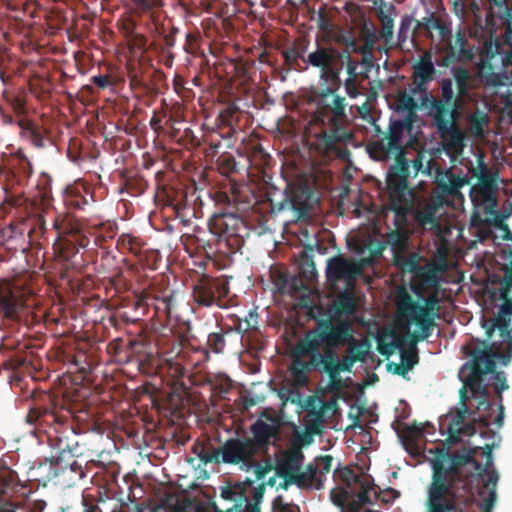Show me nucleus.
<instances>
[{"label":"nucleus","instance_id":"f257e3e1","mask_svg":"<svg viewBox=\"0 0 512 512\" xmlns=\"http://www.w3.org/2000/svg\"><path fill=\"white\" fill-rule=\"evenodd\" d=\"M432 52L424 51L412 65L410 92L421 96V106L426 114L434 121L441 133L453 129L460 117L464 101L470 96L475 87V78L471 71L463 65L450 67L451 77L439 80V96L435 97L428 91L429 84L436 75Z\"/></svg>","mask_w":512,"mask_h":512},{"label":"nucleus","instance_id":"f03ea898","mask_svg":"<svg viewBox=\"0 0 512 512\" xmlns=\"http://www.w3.org/2000/svg\"><path fill=\"white\" fill-rule=\"evenodd\" d=\"M487 291L492 302L503 301L496 317L485 321L483 327L489 340L497 330L499 340L479 341L476 345L464 347V352L472 357V374L467 384L473 389L480 388L483 374L496 368L495 360L507 366L512 359V284L507 285L506 279L501 275L491 274L488 277Z\"/></svg>","mask_w":512,"mask_h":512},{"label":"nucleus","instance_id":"7ed1b4c3","mask_svg":"<svg viewBox=\"0 0 512 512\" xmlns=\"http://www.w3.org/2000/svg\"><path fill=\"white\" fill-rule=\"evenodd\" d=\"M304 100L314 106L311 123L320 127L314 134V148L323 156L345 159L349 155L346 145L353 139L349 126L346 98L325 85L311 86L303 93Z\"/></svg>","mask_w":512,"mask_h":512},{"label":"nucleus","instance_id":"20e7f679","mask_svg":"<svg viewBox=\"0 0 512 512\" xmlns=\"http://www.w3.org/2000/svg\"><path fill=\"white\" fill-rule=\"evenodd\" d=\"M472 456L437 448L431 461L432 481L427 491V512H458L456 491L466 487L462 468Z\"/></svg>","mask_w":512,"mask_h":512},{"label":"nucleus","instance_id":"39448f33","mask_svg":"<svg viewBox=\"0 0 512 512\" xmlns=\"http://www.w3.org/2000/svg\"><path fill=\"white\" fill-rule=\"evenodd\" d=\"M25 423L34 436L40 438L45 435L60 454L69 452L74 455L77 443L69 441V437L75 434L72 417L69 411L58 406L54 395L40 393L29 408Z\"/></svg>","mask_w":512,"mask_h":512},{"label":"nucleus","instance_id":"423d86ee","mask_svg":"<svg viewBox=\"0 0 512 512\" xmlns=\"http://www.w3.org/2000/svg\"><path fill=\"white\" fill-rule=\"evenodd\" d=\"M414 31H420L431 41H438L435 50L441 54L436 60L439 67L449 68L455 63L470 62L475 57L465 32L459 29L453 36L451 25L433 11H429L421 20H416Z\"/></svg>","mask_w":512,"mask_h":512},{"label":"nucleus","instance_id":"0eeeda50","mask_svg":"<svg viewBox=\"0 0 512 512\" xmlns=\"http://www.w3.org/2000/svg\"><path fill=\"white\" fill-rule=\"evenodd\" d=\"M177 307L176 292L166 289L158 291L153 287L134 294L124 305L119 317L127 324H135L145 316H150L153 325L169 323Z\"/></svg>","mask_w":512,"mask_h":512},{"label":"nucleus","instance_id":"6e6552de","mask_svg":"<svg viewBox=\"0 0 512 512\" xmlns=\"http://www.w3.org/2000/svg\"><path fill=\"white\" fill-rule=\"evenodd\" d=\"M333 341L332 335L324 333L322 319H319L316 327L307 331L296 343L291 352L290 372L297 383H307L308 374L313 370L324 372L323 342L330 346Z\"/></svg>","mask_w":512,"mask_h":512},{"label":"nucleus","instance_id":"1a4fd4ad","mask_svg":"<svg viewBox=\"0 0 512 512\" xmlns=\"http://www.w3.org/2000/svg\"><path fill=\"white\" fill-rule=\"evenodd\" d=\"M395 162L389 167L386 177L388 209L396 214L401 225L408 220L416 201V192L409 186L410 162L405 154L393 156Z\"/></svg>","mask_w":512,"mask_h":512},{"label":"nucleus","instance_id":"9d476101","mask_svg":"<svg viewBox=\"0 0 512 512\" xmlns=\"http://www.w3.org/2000/svg\"><path fill=\"white\" fill-rule=\"evenodd\" d=\"M322 325L324 333L334 337L330 346L327 342H323L324 372L329 376L331 386L339 388L341 386L340 373L350 371L357 362L347 353L342 359H339L336 349L346 346L349 340H353L354 329L347 320H339L334 323L331 318L322 319Z\"/></svg>","mask_w":512,"mask_h":512},{"label":"nucleus","instance_id":"9b49d317","mask_svg":"<svg viewBox=\"0 0 512 512\" xmlns=\"http://www.w3.org/2000/svg\"><path fill=\"white\" fill-rule=\"evenodd\" d=\"M334 477L340 486L330 491V498L341 512H361L367 505H373L370 497L371 486L368 481L352 468L335 470Z\"/></svg>","mask_w":512,"mask_h":512},{"label":"nucleus","instance_id":"f8f14e48","mask_svg":"<svg viewBox=\"0 0 512 512\" xmlns=\"http://www.w3.org/2000/svg\"><path fill=\"white\" fill-rule=\"evenodd\" d=\"M439 297L437 291L424 298L420 305L405 290L399 291L396 306L400 317L407 322L415 324L417 331L412 334L414 343L429 338L434 328L435 311L438 308Z\"/></svg>","mask_w":512,"mask_h":512},{"label":"nucleus","instance_id":"ddd939ff","mask_svg":"<svg viewBox=\"0 0 512 512\" xmlns=\"http://www.w3.org/2000/svg\"><path fill=\"white\" fill-rule=\"evenodd\" d=\"M465 367H468L470 372L465 378V386L468 387V389L472 392L473 395H480L482 398L478 401V405L476 408V411H473V421L480 423L483 427H489L490 426V411L492 409V404L487 400V394H488V387L489 384L486 383V378L489 376V379H493V387L495 392L497 393V399L499 402V413L497 417L495 418V424L498 427H501L503 424L504 419V407L502 404V392L504 390H507L509 388V385L507 384L506 375L502 371H496L495 369L491 372H487L483 374V377L481 378L480 382V388L479 389H473L471 386L467 384L468 378L472 374V358L468 363L465 364Z\"/></svg>","mask_w":512,"mask_h":512},{"label":"nucleus","instance_id":"4468645a","mask_svg":"<svg viewBox=\"0 0 512 512\" xmlns=\"http://www.w3.org/2000/svg\"><path fill=\"white\" fill-rule=\"evenodd\" d=\"M34 306L35 299L31 290L8 281L0 283V312L4 319L27 322L31 314L33 321H40L32 311Z\"/></svg>","mask_w":512,"mask_h":512},{"label":"nucleus","instance_id":"2eb2a0df","mask_svg":"<svg viewBox=\"0 0 512 512\" xmlns=\"http://www.w3.org/2000/svg\"><path fill=\"white\" fill-rule=\"evenodd\" d=\"M413 169L414 177L421 172L427 176H434L436 185V193L440 197H455L460 194V189L468 184V180L464 177L456 175L451 169L441 168L435 161L429 160L427 165H423V155L418 152L411 161L410 169Z\"/></svg>","mask_w":512,"mask_h":512},{"label":"nucleus","instance_id":"dca6fc26","mask_svg":"<svg viewBox=\"0 0 512 512\" xmlns=\"http://www.w3.org/2000/svg\"><path fill=\"white\" fill-rule=\"evenodd\" d=\"M211 232L225 242L231 251L242 248L245 238L249 237L250 229L245 221L234 213H219L209 223Z\"/></svg>","mask_w":512,"mask_h":512},{"label":"nucleus","instance_id":"f3484780","mask_svg":"<svg viewBox=\"0 0 512 512\" xmlns=\"http://www.w3.org/2000/svg\"><path fill=\"white\" fill-rule=\"evenodd\" d=\"M412 124L405 119L391 121L388 133L371 145V156L377 160L385 161L392 159L393 156L405 154L402 138L404 133L411 129Z\"/></svg>","mask_w":512,"mask_h":512},{"label":"nucleus","instance_id":"a211bd4d","mask_svg":"<svg viewBox=\"0 0 512 512\" xmlns=\"http://www.w3.org/2000/svg\"><path fill=\"white\" fill-rule=\"evenodd\" d=\"M230 292L227 280L204 275L193 286L192 296L198 306L211 307L216 305L224 307V299Z\"/></svg>","mask_w":512,"mask_h":512},{"label":"nucleus","instance_id":"6ab92c4d","mask_svg":"<svg viewBox=\"0 0 512 512\" xmlns=\"http://www.w3.org/2000/svg\"><path fill=\"white\" fill-rule=\"evenodd\" d=\"M221 462L240 465V468L249 471L256 464L259 454L250 443L249 437L228 439L220 449Z\"/></svg>","mask_w":512,"mask_h":512},{"label":"nucleus","instance_id":"aec40b11","mask_svg":"<svg viewBox=\"0 0 512 512\" xmlns=\"http://www.w3.org/2000/svg\"><path fill=\"white\" fill-rule=\"evenodd\" d=\"M54 227L59 233L54 250L63 261L70 262L79 253L80 248L88 245L89 239L82 235L76 225L69 224V227H60L55 221Z\"/></svg>","mask_w":512,"mask_h":512},{"label":"nucleus","instance_id":"412c9836","mask_svg":"<svg viewBox=\"0 0 512 512\" xmlns=\"http://www.w3.org/2000/svg\"><path fill=\"white\" fill-rule=\"evenodd\" d=\"M438 252L440 253L439 261H430L420 266L414 277L415 283L412 284L411 288L419 298L423 297V294L430 289H438L441 279L440 275L447 269L446 250L439 249Z\"/></svg>","mask_w":512,"mask_h":512},{"label":"nucleus","instance_id":"4be33fe9","mask_svg":"<svg viewBox=\"0 0 512 512\" xmlns=\"http://www.w3.org/2000/svg\"><path fill=\"white\" fill-rule=\"evenodd\" d=\"M497 189L496 174L487 171L483 167V171L478 176V183L470 190L471 200L483 202L486 205L487 212H494L498 204Z\"/></svg>","mask_w":512,"mask_h":512},{"label":"nucleus","instance_id":"5701e85b","mask_svg":"<svg viewBox=\"0 0 512 512\" xmlns=\"http://www.w3.org/2000/svg\"><path fill=\"white\" fill-rule=\"evenodd\" d=\"M468 407L459 408L455 414H448L440 421V431L448 434L451 443L460 441L461 436H472L476 433L474 424L465 423Z\"/></svg>","mask_w":512,"mask_h":512},{"label":"nucleus","instance_id":"b1692460","mask_svg":"<svg viewBox=\"0 0 512 512\" xmlns=\"http://www.w3.org/2000/svg\"><path fill=\"white\" fill-rule=\"evenodd\" d=\"M362 273V266L343 257H333L327 262L326 275L331 282L345 280L347 286H354L356 278Z\"/></svg>","mask_w":512,"mask_h":512},{"label":"nucleus","instance_id":"393cba45","mask_svg":"<svg viewBox=\"0 0 512 512\" xmlns=\"http://www.w3.org/2000/svg\"><path fill=\"white\" fill-rule=\"evenodd\" d=\"M271 206L274 212L291 210L297 219L306 218L310 215L311 194L306 189H297L280 202L271 201Z\"/></svg>","mask_w":512,"mask_h":512},{"label":"nucleus","instance_id":"a878e982","mask_svg":"<svg viewBox=\"0 0 512 512\" xmlns=\"http://www.w3.org/2000/svg\"><path fill=\"white\" fill-rule=\"evenodd\" d=\"M250 432L252 437L249 440L252 446L259 454H266L273 440L278 438L279 429L277 425L259 418L250 426Z\"/></svg>","mask_w":512,"mask_h":512},{"label":"nucleus","instance_id":"bb28decb","mask_svg":"<svg viewBox=\"0 0 512 512\" xmlns=\"http://www.w3.org/2000/svg\"><path fill=\"white\" fill-rule=\"evenodd\" d=\"M333 406L334 402L332 401H320L319 407L312 406L307 409L303 417V426L308 431V434L322 435L326 413L332 410Z\"/></svg>","mask_w":512,"mask_h":512},{"label":"nucleus","instance_id":"cd10ccee","mask_svg":"<svg viewBox=\"0 0 512 512\" xmlns=\"http://www.w3.org/2000/svg\"><path fill=\"white\" fill-rule=\"evenodd\" d=\"M304 454L298 447L288 449L277 460L276 470L279 477L286 480L301 469Z\"/></svg>","mask_w":512,"mask_h":512},{"label":"nucleus","instance_id":"c85d7f7f","mask_svg":"<svg viewBox=\"0 0 512 512\" xmlns=\"http://www.w3.org/2000/svg\"><path fill=\"white\" fill-rule=\"evenodd\" d=\"M337 57H342V54L336 49L317 46L315 51L309 53L306 59V65L310 64L313 67L323 70L333 65Z\"/></svg>","mask_w":512,"mask_h":512},{"label":"nucleus","instance_id":"c756f323","mask_svg":"<svg viewBox=\"0 0 512 512\" xmlns=\"http://www.w3.org/2000/svg\"><path fill=\"white\" fill-rule=\"evenodd\" d=\"M24 485L18 479V475L10 468L0 469V497H12L21 492Z\"/></svg>","mask_w":512,"mask_h":512},{"label":"nucleus","instance_id":"7c9ffc66","mask_svg":"<svg viewBox=\"0 0 512 512\" xmlns=\"http://www.w3.org/2000/svg\"><path fill=\"white\" fill-rule=\"evenodd\" d=\"M394 11L395 6L393 4L387 5L386 3H382L376 11L377 19L381 24L380 35L387 42L393 38L394 19L392 14Z\"/></svg>","mask_w":512,"mask_h":512},{"label":"nucleus","instance_id":"2f4dec72","mask_svg":"<svg viewBox=\"0 0 512 512\" xmlns=\"http://www.w3.org/2000/svg\"><path fill=\"white\" fill-rule=\"evenodd\" d=\"M413 96L415 95L411 92L409 94L403 92L400 93L396 99L397 110L405 113L404 119L407 120L408 123H414L417 119V110L423 109L421 101L418 103Z\"/></svg>","mask_w":512,"mask_h":512},{"label":"nucleus","instance_id":"473e14b6","mask_svg":"<svg viewBox=\"0 0 512 512\" xmlns=\"http://www.w3.org/2000/svg\"><path fill=\"white\" fill-rule=\"evenodd\" d=\"M231 337H233V328L228 326L224 329V327H221L220 331L208 335L207 346L212 352L222 354L227 343L231 342Z\"/></svg>","mask_w":512,"mask_h":512},{"label":"nucleus","instance_id":"72a5a7b5","mask_svg":"<svg viewBox=\"0 0 512 512\" xmlns=\"http://www.w3.org/2000/svg\"><path fill=\"white\" fill-rule=\"evenodd\" d=\"M438 206L436 204H427L422 209H415L413 206L412 211L409 213H413V217L415 221L423 228H427L428 226L430 229L439 227L438 223L436 222V212H437Z\"/></svg>","mask_w":512,"mask_h":512},{"label":"nucleus","instance_id":"f704fd0d","mask_svg":"<svg viewBox=\"0 0 512 512\" xmlns=\"http://www.w3.org/2000/svg\"><path fill=\"white\" fill-rule=\"evenodd\" d=\"M145 245L140 237L131 233H123L117 239V248L120 251H128L137 257H141Z\"/></svg>","mask_w":512,"mask_h":512},{"label":"nucleus","instance_id":"c9c22d12","mask_svg":"<svg viewBox=\"0 0 512 512\" xmlns=\"http://www.w3.org/2000/svg\"><path fill=\"white\" fill-rule=\"evenodd\" d=\"M333 317L335 315H352L356 311V299L354 295L348 291L342 292L339 296L334 300L333 306Z\"/></svg>","mask_w":512,"mask_h":512},{"label":"nucleus","instance_id":"e433bc0d","mask_svg":"<svg viewBox=\"0 0 512 512\" xmlns=\"http://www.w3.org/2000/svg\"><path fill=\"white\" fill-rule=\"evenodd\" d=\"M395 224L397 229L387 234L386 242L392 247L395 255H397L404 251L407 246L408 237L406 233L400 229L407 224V221L401 225H398L395 221Z\"/></svg>","mask_w":512,"mask_h":512},{"label":"nucleus","instance_id":"4c0bfd02","mask_svg":"<svg viewBox=\"0 0 512 512\" xmlns=\"http://www.w3.org/2000/svg\"><path fill=\"white\" fill-rule=\"evenodd\" d=\"M346 345H348L347 354L356 362H365L370 352V343L367 340H356L353 337V340H349Z\"/></svg>","mask_w":512,"mask_h":512},{"label":"nucleus","instance_id":"58836bf2","mask_svg":"<svg viewBox=\"0 0 512 512\" xmlns=\"http://www.w3.org/2000/svg\"><path fill=\"white\" fill-rule=\"evenodd\" d=\"M192 451L204 464L221 462L220 450L207 448L203 443L194 444Z\"/></svg>","mask_w":512,"mask_h":512},{"label":"nucleus","instance_id":"ea45409f","mask_svg":"<svg viewBox=\"0 0 512 512\" xmlns=\"http://www.w3.org/2000/svg\"><path fill=\"white\" fill-rule=\"evenodd\" d=\"M419 259L417 253H411L409 255L397 254L395 255V264L403 271L412 273L415 276L421 266L419 265Z\"/></svg>","mask_w":512,"mask_h":512},{"label":"nucleus","instance_id":"a19ab883","mask_svg":"<svg viewBox=\"0 0 512 512\" xmlns=\"http://www.w3.org/2000/svg\"><path fill=\"white\" fill-rule=\"evenodd\" d=\"M285 64L290 69L303 70L306 69V59L303 54L295 47L286 49L282 52Z\"/></svg>","mask_w":512,"mask_h":512},{"label":"nucleus","instance_id":"79ce46f5","mask_svg":"<svg viewBox=\"0 0 512 512\" xmlns=\"http://www.w3.org/2000/svg\"><path fill=\"white\" fill-rule=\"evenodd\" d=\"M414 20L412 15H404L401 18L398 30V42L400 45L404 44L408 39H413L418 31H414Z\"/></svg>","mask_w":512,"mask_h":512},{"label":"nucleus","instance_id":"37998d69","mask_svg":"<svg viewBox=\"0 0 512 512\" xmlns=\"http://www.w3.org/2000/svg\"><path fill=\"white\" fill-rule=\"evenodd\" d=\"M340 73L341 69L333 67V65L323 69L321 73V78L325 79L326 82H329V85H327L326 83H322L321 85H325L327 88H330L333 90V92L337 93V91L340 89L342 85Z\"/></svg>","mask_w":512,"mask_h":512},{"label":"nucleus","instance_id":"c03bdc74","mask_svg":"<svg viewBox=\"0 0 512 512\" xmlns=\"http://www.w3.org/2000/svg\"><path fill=\"white\" fill-rule=\"evenodd\" d=\"M343 10L349 15L354 26H357L367 20L363 8L355 2H345Z\"/></svg>","mask_w":512,"mask_h":512},{"label":"nucleus","instance_id":"a18cd8bd","mask_svg":"<svg viewBox=\"0 0 512 512\" xmlns=\"http://www.w3.org/2000/svg\"><path fill=\"white\" fill-rule=\"evenodd\" d=\"M489 119L484 113H474L469 118V123L473 134L476 136L482 135L484 126L487 125Z\"/></svg>","mask_w":512,"mask_h":512},{"label":"nucleus","instance_id":"49530a36","mask_svg":"<svg viewBox=\"0 0 512 512\" xmlns=\"http://www.w3.org/2000/svg\"><path fill=\"white\" fill-rule=\"evenodd\" d=\"M168 373L175 379H180L185 375L186 369L182 364V356L177 354L175 359H167Z\"/></svg>","mask_w":512,"mask_h":512},{"label":"nucleus","instance_id":"de8ad7c7","mask_svg":"<svg viewBox=\"0 0 512 512\" xmlns=\"http://www.w3.org/2000/svg\"><path fill=\"white\" fill-rule=\"evenodd\" d=\"M0 512H32L24 501L3 500L0 503Z\"/></svg>","mask_w":512,"mask_h":512},{"label":"nucleus","instance_id":"09e8293b","mask_svg":"<svg viewBox=\"0 0 512 512\" xmlns=\"http://www.w3.org/2000/svg\"><path fill=\"white\" fill-rule=\"evenodd\" d=\"M286 483L295 484L299 488H309L313 485V481L311 480V474H305L298 470L291 477L287 478Z\"/></svg>","mask_w":512,"mask_h":512},{"label":"nucleus","instance_id":"8fccbe9b","mask_svg":"<svg viewBox=\"0 0 512 512\" xmlns=\"http://www.w3.org/2000/svg\"><path fill=\"white\" fill-rule=\"evenodd\" d=\"M359 27V38L362 41H377L376 28L368 20L357 25Z\"/></svg>","mask_w":512,"mask_h":512},{"label":"nucleus","instance_id":"3c124183","mask_svg":"<svg viewBox=\"0 0 512 512\" xmlns=\"http://www.w3.org/2000/svg\"><path fill=\"white\" fill-rule=\"evenodd\" d=\"M271 277L279 293L285 294L288 292L289 276L287 273L281 271L271 272Z\"/></svg>","mask_w":512,"mask_h":512},{"label":"nucleus","instance_id":"603ef678","mask_svg":"<svg viewBox=\"0 0 512 512\" xmlns=\"http://www.w3.org/2000/svg\"><path fill=\"white\" fill-rule=\"evenodd\" d=\"M400 357L401 362L409 369H412L418 363V354L415 344H412L409 349H403Z\"/></svg>","mask_w":512,"mask_h":512},{"label":"nucleus","instance_id":"864d4df0","mask_svg":"<svg viewBox=\"0 0 512 512\" xmlns=\"http://www.w3.org/2000/svg\"><path fill=\"white\" fill-rule=\"evenodd\" d=\"M126 186L132 191V194H142L148 187L147 181L140 176L130 177L126 181Z\"/></svg>","mask_w":512,"mask_h":512},{"label":"nucleus","instance_id":"5fc2aeb1","mask_svg":"<svg viewBox=\"0 0 512 512\" xmlns=\"http://www.w3.org/2000/svg\"><path fill=\"white\" fill-rule=\"evenodd\" d=\"M125 351L124 341L122 338H116L108 343L107 352L118 361L123 360L122 353Z\"/></svg>","mask_w":512,"mask_h":512},{"label":"nucleus","instance_id":"6e6d98bb","mask_svg":"<svg viewBox=\"0 0 512 512\" xmlns=\"http://www.w3.org/2000/svg\"><path fill=\"white\" fill-rule=\"evenodd\" d=\"M221 497L229 501H237L242 498L243 491L240 485L236 486H225L221 488Z\"/></svg>","mask_w":512,"mask_h":512},{"label":"nucleus","instance_id":"4d7b16f0","mask_svg":"<svg viewBox=\"0 0 512 512\" xmlns=\"http://www.w3.org/2000/svg\"><path fill=\"white\" fill-rule=\"evenodd\" d=\"M375 43L376 41H363V44L359 45L357 54H361L363 56L361 61L362 64H371Z\"/></svg>","mask_w":512,"mask_h":512},{"label":"nucleus","instance_id":"13d9d810","mask_svg":"<svg viewBox=\"0 0 512 512\" xmlns=\"http://www.w3.org/2000/svg\"><path fill=\"white\" fill-rule=\"evenodd\" d=\"M132 2L141 12L151 11L163 6L162 0H132Z\"/></svg>","mask_w":512,"mask_h":512},{"label":"nucleus","instance_id":"bf43d9fd","mask_svg":"<svg viewBox=\"0 0 512 512\" xmlns=\"http://www.w3.org/2000/svg\"><path fill=\"white\" fill-rule=\"evenodd\" d=\"M199 35L194 32H189L185 37L184 51L188 54H195L199 47Z\"/></svg>","mask_w":512,"mask_h":512},{"label":"nucleus","instance_id":"052dcab7","mask_svg":"<svg viewBox=\"0 0 512 512\" xmlns=\"http://www.w3.org/2000/svg\"><path fill=\"white\" fill-rule=\"evenodd\" d=\"M90 81L102 90L115 85V79L110 74L92 76Z\"/></svg>","mask_w":512,"mask_h":512},{"label":"nucleus","instance_id":"680f3d73","mask_svg":"<svg viewBox=\"0 0 512 512\" xmlns=\"http://www.w3.org/2000/svg\"><path fill=\"white\" fill-rule=\"evenodd\" d=\"M339 58L346 62V71L348 76L352 78H357V68L359 62L354 60L349 54V52H347L346 54H342V57Z\"/></svg>","mask_w":512,"mask_h":512},{"label":"nucleus","instance_id":"e2e57ef3","mask_svg":"<svg viewBox=\"0 0 512 512\" xmlns=\"http://www.w3.org/2000/svg\"><path fill=\"white\" fill-rule=\"evenodd\" d=\"M179 33V28L172 26L167 34L163 36L162 43L158 46L173 49L176 44V35Z\"/></svg>","mask_w":512,"mask_h":512},{"label":"nucleus","instance_id":"0e129e2a","mask_svg":"<svg viewBox=\"0 0 512 512\" xmlns=\"http://www.w3.org/2000/svg\"><path fill=\"white\" fill-rule=\"evenodd\" d=\"M333 457L330 455L320 456L316 460L317 470H320L321 474L329 473L332 467Z\"/></svg>","mask_w":512,"mask_h":512},{"label":"nucleus","instance_id":"69168bd1","mask_svg":"<svg viewBox=\"0 0 512 512\" xmlns=\"http://www.w3.org/2000/svg\"><path fill=\"white\" fill-rule=\"evenodd\" d=\"M103 228H100V230L95 235L94 242L97 246L102 247L103 244L107 241V239H112L114 237V229L112 226H109L105 233L102 232Z\"/></svg>","mask_w":512,"mask_h":512},{"label":"nucleus","instance_id":"338daca9","mask_svg":"<svg viewBox=\"0 0 512 512\" xmlns=\"http://www.w3.org/2000/svg\"><path fill=\"white\" fill-rule=\"evenodd\" d=\"M147 38L143 34H135L130 40V46L139 51H146Z\"/></svg>","mask_w":512,"mask_h":512},{"label":"nucleus","instance_id":"774afa93","mask_svg":"<svg viewBox=\"0 0 512 512\" xmlns=\"http://www.w3.org/2000/svg\"><path fill=\"white\" fill-rule=\"evenodd\" d=\"M29 131H30V138H31V141L32 143L36 146V147H44L45 146V140H44V137L42 135V133L34 126H31L30 128H28Z\"/></svg>","mask_w":512,"mask_h":512}]
</instances>
